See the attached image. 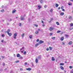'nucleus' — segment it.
<instances>
[{
  "label": "nucleus",
  "instance_id": "f257e3e1",
  "mask_svg": "<svg viewBox=\"0 0 73 73\" xmlns=\"http://www.w3.org/2000/svg\"><path fill=\"white\" fill-rule=\"evenodd\" d=\"M16 36H17V33H15L13 35L14 38H16Z\"/></svg>",
  "mask_w": 73,
  "mask_h": 73
},
{
  "label": "nucleus",
  "instance_id": "f03ea898",
  "mask_svg": "<svg viewBox=\"0 0 73 73\" xmlns=\"http://www.w3.org/2000/svg\"><path fill=\"white\" fill-rule=\"evenodd\" d=\"M53 29H54V28L52 27H50L49 29V30L50 31H52V30H53Z\"/></svg>",
  "mask_w": 73,
  "mask_h": 73
},
{
  "label": "nucleus",
  "instance_id": "7ed1b4c3",
  "mask_svg": "<svg viewBox=\"0 0 73 73\" xmlns=\"http://www.w3.org/2000/svg\"><path fill=\"white\" fill-rule=\"evenodd\" d=\"M21 20H25V18L23 17V16H21Z\"/></svg>",
  "mask_w": 73,
  "mask_h": 73
},
{
  "label": "nucleus",
  "instance_id": "20e7f679",
  "mask_svg": "<svg viewBox=\"0 0 73 73\" xmlns=\"http://www.w3.org/2000/svg\"><path fill=\"white\" fill-rule=\"evenodd\" d=\"M39 44H42V43H44V41L42 40H40L39 42Z\"/></svg>",
  "mask_w": 73,
  "mask_h": 73
},
{
  "label": "nucleus",
  "instance_id": "39448f33",
  "mask_svg": "<svg viewBox=\"0 0 73 73\" xmlns=\"http://www.w3.org/2000/svg\"><path fill=\"white\" fill-rule=\"evenodd\" d=\"M7 35H9V36H11L12 35V33H8Z\"/></svg>",
  "mask_w": 73,
  "mask_h": 73
},
{
  "label": "nucleus",
  "instance_id": "423d86ee",
  "mask_svg": "<svg viewBox=\"0 0 73 73\" xmlns=\"http://www.w3.org/2000/svg\"><path fill=\"white\" fill-rule=\"evenodd\" d=\"M32 70V69L31 68H28L27 69H26V70Z\"/></svg>",
  "mask_w": 73,
  "mask_h": 73
},
{
  "label": "nucleus",
  "instance_id": "0eeeda50",
  "mask_svg": "<svg viewBox=\"0 0 73 73\" xmlns=\"http://www.w3.org/2000/svg\"><path fill=\"white\" fill-rule=\"evenodd\" d=\"M10 29H8L7 31V33H9V32H10Z\"/></svg>",
  "mask_w": 73,
  "mask_h": 73
},
{
  "label": "nucleus",
  "instance_id": "6e6552de",
  "mask_svg": "<svg viewBox=\"0 0 73 73\" xmlns=\"http://www.w3.org/2000/svg\"><path fill=\"white\" fill-rule=\"evenodd\" d=\"M69 20H72V17L71 16H70L69 17Z\"/></svg>",
  "mask_w": 73,
  "mask_h": 73
},
{
  "label": "nucleus",
  "instance_id": "1a4fd4ad",
  "mask_svg": "<svg viewBox=\"0 0 73 73\" xmlns=\"http://www.w3.org/2000/svg\"><path fill=\"white\" fill-rule=\"evenodd\" d=\"M60 69H61L62 70H64V68H63V67L62 66H60Z\"/></svg>",
  "mask_w": 73,
  "mask_h": 73
},
{
  "label": "nucleus",
  "instance_id": "9d476101",
  "mask_svg": "<svg viewBox=\"0 0 73 73\" xmlns=\"http://www.w3.org/2000/svg\"><path fill=\"white\" fill-rule=\"evenodd\" d=\"M17 57H19L20 56V54H18L17 55Z\"/></svg>",
  "mask_w": 73,
  "mask_h": 73
},
{
  "label": "nucleus",
  "instance_id": "9b49d317",
  "mask_svg": "<svg viewBox=\"0 0 73 73\" xmlns=\"http://www.w3.org/2000/svg\"><path fill=\"white\" fill-rule=\"evenodd\" d=\"M64 37H61L60 38V40L61 41H63V40H64Z\"/></svg>",
  "mask_w": 73,
  "mask_h": 73
},
{
  "label": "nucleus",
  "instance_id": "f8f14e48",
  "mask_svg": "<svg viewBox=\"0 0 73 73\" xmlns=\"http://www.w3.org/2000/svg\"><path fill=\"white\" fill-rule=\"evenodd\" d=\"M38 45H39V44H35V47H37V46H38Z\"/></svg>",
  "mask_w": 73,
  "mask_h": 73
},
{
  "label": "nucleus",
  "instance_id": "ddd939ff",
  "mask_svg": "<svg viewBox=\"0 0 73 73\" xmlns=\"http://www.w3.org/2000/svg\"><path fill=\"white\" fill-rule=\"evenodd\" d=\"M35 62L36 63H38V60H37V59L36 58L35 60Z\"/></svg>",
  "mask_w": 73,
  "mask_h": 73
},
{
  "label": "nucleus",
  "instance_id": "4468645a",
  "mask_svg": "<svg viewBox=\"0 0 73 73\" xmlns=\"http://www.w3.org/2000/svg\"><path fill=\"white\" fill-rule=\"evenodd\" d=\"M60 15L61 16H62L64 15V13H61L60 14Z\"/></svg>",
  "mask_w": 73,
  "mask_h": 73
},
{
  "label": "nucleus",
  "instance_id": "2eb2a0df",
  "mask_svg": "<svg viewBox=\"0 0 73 73\" xmlns=\"http://www.w3.org/2000/svg\"><path fill=\"white\" fill-rule=\"evenodd\" d=\"M72 44V41H70L69 43H68V44L69 45H71Z\"/></svg>",
  "mask_w": 73,
  "mask_h": 73
},
{
  "label": "nucleus",
  "instance_id": "dca6fc26",
  "mask_svg": "<svg viewBox=\"0 0 73 73\" xmlns=\"http://www.w3.org/2000/svg\"><path fill=\"white\" fill-rule=\"evenodd\" d=\"M68 5H72V3H68Z\"/></svg>",
  "mask_w": 73,
  "mask_h": 73
},
{
  "label": "nucleus",
  "instance_id": "f3484780",
  "mask_svg": "<svg viewBox=\"0 0 73 73\" xmlns=\"http://www.w3.org/2000/svg\"><path fill=\"white\" fill-rule=\"evenodd\" d=\"M52 61H54V60H55L54 59V57H52Z\"/></svg>",
  "mask_w": 73,
  "mask_h": 73
},
{
  "label": "nucleus",
  "instance_id": "a211bd4d",
  "mask_svg": "<svg viewBox=\"0 0 73 73\" xmlns=\"http://www.w3.org/2000/svg\"><path fill=\"white\" fill-rule=\"evenodd\" d=\"M60 65H64V64L63 63H60Z\"/></svg>",
  "mask_w": 73,
  "mask_h": 73
},
{
  "label": "nucleus",
  "instance_id": "6ab92c4d",
  "mask_svg": "<svg viewBox=\"0 0 73 73\" xmlns=\"http://www.w3.org/2000/svg\"><path fill=\"white\" fill-rule=\"evenodd\" d=\"M24 35H25L24 34H23L21 35V36L23 38V37H24Z\"/></svg>",
  "mask_w": 73,
  "mask_h": 73
},
{
  "label": "nucleus",
  "instance_id": "aec40b11",
  "mask_svg": "<svg viewBox=\"0 0 73 73\" xmlns=\"http://www.w3.org/2000/svg\"><path fill=\"white\" fill-rule=\"evenodd\" d=\"M16 12V10L15 9H14L13 10V13H15Z\"/></svg>",
  "mask_w": 73,
  "mask_h": 73
},
{
  "label": "nucleus",
  "instance_id": "412c9836",
  "mask_svg": "<svg viewBox=\"0 0 73 73\" xmlns=\"http://www.w3.org/2000/svg\"><path fill=\"white\" fill-rule=\"evenodd\" d=\"M38 9H40L41 8V6L38 5Z\"/></svg>",
  "mask_w": 73,
  "mask_h": 73
},
{
  "label": "nucleus",
  "instance_id": "4be33fe9",
  "mask_svg": "<svg viewBox=\"0 0 73 73\" xmlns=\"http://www.w3.org/2000/svg\"><path fill=\"white\" fill-rule=\"evenodd\" d=\"M20 58H21V59H23V58H24V57L22 56H20Z\"/></svg>",
  "mask_w": 73,
  "mask_h": 73
},
{
  "label": "nucleus",
  "instance_id": "5701e85b",
  "mask_svg": "<svg viewBox=\"0 0 73 73\" xmlns=\"http://www.w3.org/2000/svg\"><path fill=\"white\" fill-rule=\"evenodd\" d=\"M52 39H54V40H55V39H56V37H52Z\"/></svg>",
  "mask_w": 73,
  "mask_h": 73
},
{
  "label": "nucleus",
  "instance_id": "b1692460",
  "mask_svg": "<svg viewBox=\"0 0 73 73\" xmlns=\"http://www.w3.org/2000/svg\"><path fill=\"white\" fill-rule=\"evenodd\" d=\"M4 10L3 9L1 10V12H4Z\"/></svg>",
  "mask_w": 73,
  "mask_h": 73
},
{
  "label": "nucleus",
  "instance_id": "393cba45",
  "mask_svg": "<svg viewBox=\"0 0 73 73\" xmlns=\"http://www.w3.org/2000/svg\"><path fill=\"white\" fill-rule=\"evenodd\" d=\"M61 32V31H57V32L58 33H60V32Z\"/></svg>",
  "mask_w": 73,
  "mask_h": 73
},
{
  "label": "nucleus",
  "instance_id": "a878e982",
  "mask_svg": "<svg viewBox=\"0 0 73 73\" xmlns=\"http://www.w3.org/2000/svg\"><path fill=\"white\" fill-rule=\"evenodd\" d=\"M2 36L3 37H5V35H4V34H2Z\"/></svg>",
  "mask_w": 73,
  "mask_h": 73
},
{
  "label": "nucleus",
  "instance_id": "bb28decb",
  "mask_svg": "<svg viewBox=\"0 0 73 73\" xmlns=\"http://www.w3.org/2000/svg\"><path fill=\"white\" fill-rule=\"evenodd\" d=\"M43 0H41L40 1V3H43Z\"/></svg>",
  "mask_w": 73,
  "mask_h": 73
},
{
  "label": "nucleus",
  "instance_id": "cd10ccee",
  "mask_svg": "<svg viewBox=\"0 0 73 73\" xmlns=\"http://www.w3.org/2000/svg\"><path fill=\"white\" fill-rule=\"evenodd\" d=\"M58 7V5L56 4V7Z\"/></svg>",
  "mask_w": 73,
  "mask_h": 73
},
{
  "label": "nucleus",
  "instance_id": "c85d7f7f",
  "mask_svg": "<svg viewBox=\"0 0 73 73\" xmlns=\"http://www.w3.org/2000/svg\"><path fill=\"white\" fill-rule=\"evenodd\" d=\"M38 32L36 31L35 32V34H36V35L38 34Z\"/></svg>",
  "mask_w": 73,
  "mask_h": 73
},
{
  "label": "nucleus",
  "instance_id": "c756f323",
  "mask_svg": "<svg viewBox=\"0 0 73 73\" xmlns=\"http://www.w3.org/2000/svg\"><path fill=\"white\" fill-rule=\"evenodd\" d=\"M56 24H57V25H59V23H58V22H56Z\"/></svg>",
  "mask_w": 73,
  "mask_h": 73
},
{
  "label": "nucleus",
  "instance_id": "7c9ffc66",
  "mask_svg": "<svg viewBox=\"0 0 73 73\" xmlns=\"http://www.w3.org/2000/svg\"><path fill=\"white\" fill-rule=\"evenodd\" d=\"M65 36L66 37H69V35H66Z\"/></svg>",
  "mask_w": 73,
  "mask_h": 73
},
{
  "label": "nucleus",
  "instance_id": "2f4dec72",
  "mask_svg": "<svg viewBox=\"0 0 73 73\" xmlns=\"http://www.w3.org/2000/svg\"><path fill=\"white\" fill-rule=\"evenodd\" d=\"M25 49V48H24V47H23L21 49V50H22V49Z\"/></svg>",
  "mask_w": 73,
  "mask_h": 73
},
{
  "label": "nucleus",
  "instance_id": "473e14b6",
  "mask_svg": "<svg viewBox=\"0 0 73 73\" xmlns=\"http://www.w3.org/2000/svg\"><path fill=\"white\" fill-rule=\"evenodd\" d=\"M72 68H73V67H72V66H69V68H70V69H72Z\"/></svg>",
  "mask_w": 73,
  "mask_h": 73
},
{
  "label": "nucleus",
  "instance_id": "72a5a7b5",
  "mask_svg": "<svg viewBox=\"0 0 73 73\" xmlns=\"http://www.w3.org/2000/svg\"><path fill=\"white\" fill-rule=\"evenodd\" d=\"M70 27H72V26H73V24L72 23L70 24Z\"/></svg>",
  "mask_w": 73,
  "mask_h": 73
},
{
  "label": "nucleus",
  "instance_id": "f704fd0d",
  "mask_svg": "<svg viewBox=\"0 0 73 73\" xmlns=\"http://www.w3.org/2000/svg\"><path fill=\"white\" fill-rule=\"evenodd\" d=\"M26 53H27V52L25 51L24 53H23V54H26Z\"/></svg>",
  "mask_w": 73,
  "mask_h": 73
},
{
  "label": "nucleus",
  "instance_id": "c9c22d12",
  "mask_svg": "<svg viewBox=\"0 0 73 73\" xmlns=\"http://www.w3.org/2000/svg\"><path fill=\"white\" fill-rule=\"evenodd\" d=\"M23 68H20V70H21V71H23Z\"/></svg>",
  "mask_w": 73,
  "mask_h": 73
},
{
  "label": "nucleus",
  "instance_id": "e433bc0d",
  "mask_svg": "<svg viewBox=\"0 0 73 73\" xmlns=\"http://www.w3.org/2000/svg\"><path fill=\"white\" fill-rule=\"evenodd\" d=\"M52 35H53V34H52V33H50V35L52 36Z\"/></svg>",
  "mask_w": 73,
  "mask_h": 73
},
{
  "label": "nucleus",
  "instance_id": "4c0bfd02",
  "mask_svg": "<svg viewBox=\"0 0 73 73\" xmlns=\"http://www.w3.org/2000/svg\"><path fill=\"white\" fill-rule=\"evenodd\" d=\"M29 37H30V38H32V35H30Z\"/></svg>",
  "mask_w": 73,
  "mask_h": 73
},
{
  "label": "nucleus",
  "instance_id": "58836bf2",
  "mask_svg": "<svg viewBox=\"0 0 73 73\" xmlns=\"http://www.w3.org/2000/svg\"><path fill=\"white\" fill-rule=\"evenodd\" d=\"M49 48L50 49V50H52V47L50 46Z\"/></svg>",
  "mask_w": 73,
  "mask_h": 73
},
{
  "label": "nucleus",
  "instance_id": "ea45409f",
  "mask_svg": "<svg viewBox=\"0 0 73 73\" xmlns=\"http://www.w3.org/2000/svg\"><path fill=\"white\" fill-rule=\"evenodd\" d=\"M49 50V48H47L46 49V50H47V51Z\"/></svg>",
  "mask_w": 73,
  "mask_h": 73
},
{
  "label": "nucleus",
  "instance_id": "a19ab883",
  "mask_svg": "<svg viewBox=\"0 0 73 73\" xmlns=\"http://www.w3.org/2000/svg\"><path fill=\"white\" fill-rule=\"evenodd\" d=\"M46 7H47V6L46 5H45V6H44V8H46Z\"/></svg>",
  "mask_w": 73,
  "mask_h": 73
},
{
  "label": "nucleus",
  "instance_id": "79ce46f5",
  "mask_svg": "<svg viewBox=\"0 0 73 73\" xmlns=\"http://www.w3.org/2000/svg\"><path fill=\"white\" fill-rule=\"evenodd\" d=\"M53 20V18H52L51 19V20L50 21V22H51V21H52Z\"/></svg>",
  "mask_w": 73,
  "mask_h": 73
},
{
  "label": "nucleus",
  "instance_id": "37998d69",
  "mask_svg": "<svg viewBox=\"0 0 73 73\" xmlns=\"http://www.w3.org/2000/svg\"><path fill=\"white\" fill-rule=\"evenodd\" d=\"M39 41V40L38 39H37V40H36V42H38Z\"/></svg>",
  "mask_w": 73,
  "mask_h": 73
},
{
  "label": "nucleus",
  "instance_id": "c03bdc74",
  "mask_svg": "<svg viewBox=\"0 0 73 73\" xmlns=\"http://www.w3.org/2000/svg\"><path fill=\"white\" fill-rule=\"evenodd\" d=\"M52 11H53V10H52V9H51L50 10V12H52Z\"/></svg>",
  "mask_w": 73,
  "mask_h": 73
},
{
  "label": "nucleus",
  "instance_id": "a18cd8bd",
  "mask_svg": "<svg viewBox=\"0 0 73 73\" xmlns=\"http://www.w3.org/2000/svg\"><path fill=\"white\" fill-rule=\"evenodd\" d=\"M19 26H20V27H21V23H19Z\"/></svg>",
  "mask_w": 73,
  "mask_h": 73
},
{
  "label": "nucleus",
  "instance_id": "49530a36",
  "mask_svg": "<svg viewBox=\"0 0 73 73\" xmlns=\"http://www.w3.org/2000/svg\"><path fill=\"white\" fill-rule=\"evenodd\" d=\"M71 73H73V70H71Z\"/></svg>",
  "mask_w": 73,
  "mask_h": 73
},
{
  "label": "nucleus",
  "instance_id": "de8ad7c7",
  "mask_svg": "<svg viewBox=\"0 0 73 73\" xmlns=\"http://www.w3.org/2000/svg\"><path fill=\"white\" fill-rule=\"evenodd\" d=\"M35 26L36 27H37L38 25H35Z\"/></svg>",
  "mask_w": 73,
  "mask_h": 73
},
{
  "label": "nucleus",
  "instance_id": "09e8293b",
  "mask_svg": "<svg viewBox=\"0 0 73 73\" xmlns=\"http://www.w3.org/2000/svg\"><path fill=\"white\" fill-rule=\"evenodd\" d=\"M27 64H28V63H27V62H25V65H27Z\"/></svg>",
  "mask_w": 73,
  "mask_h": 73
},
{
  "label": "nucleus",
  "instance_id": "8fccbe9b",
  "mask_svg": "<svg viewBox=\"0 0 73 73\" xmlns=\"http://www.w3.org/2000/svg\"><path fill=\"white\" fill-rule=\"evenodd\" d=\"M19 62V61H16L15 62H16V63H17V62Z\"/></svg>",
  "mask_w": 73,
  "mask_h": 73
},
{
  "label": "nucleus",
  "instance_id": "3c124183",
  "mask_svg": "<svg viewBox=\"0 0 73 73\" xmlns=\"http://www.w3.org/2000/svg\"><path fill=\"white\" fill-rule=\"evenodd\" d=\"M61 9H63L64 8V7L63 6H62L61 7Z\"/></svg>",
  "mask_w": 73,
  "mask_h": 73
},
{
  "label": "nucleus",
  "instance_id": "603ef678",
  "mask_svg": "<svg viewBox=\"0 0 73 73\" xmlns=\"http://www.w3.org/2000/svg\"><path fill=\"white\" fill-rule=\"evenodd\" d=\"M11 73H13V71H11Z\"/></svg>",
  "mask_w": 73,
  "mask_h": 73
},
{
  "label": "nucleus",
  "instance_id": "864d4df0",
  "mask_svg": "<svg viewBox=\"0 0 73 73\" xmlns=\"http://www.w3.org/2000/svg\"><path fill=\"white\" fill-rule=\"evenodd\" d=\"M1 42H4V40H2Z\"/></svg>",
  "mask_w": 73,
  "mask_h": 73
},
{
  "label": "nucleus",
  "instance_id": "5fc2aeb1",
  "mask_svg": "<svg viewBox=\"0 0 73 73\" xmlns=\"http://www.w3.org/2000/svg\"><path fill=\"white\" fill-rule=\"evenodd\" d=\"M62 11H65V9H62Z\"/></svg>",
  "mask_w": 73,
  "mask_h": 73
},
{
  "label": "nucleus",
  "instance_id": "6e6d98bb",
  "mask_svg": "<svg viewBox=\"0 0 73 73\" xmlns=\"http://www.w3.org/2000/svg\"><path fill=\"white\" fill-rule=\"evenodd\" d=\"M5 65V63H3V66H4Z\"/></svg>",
  "mask_w": 73,
  "mask_h": 73
},
{
  "label": "nucleus",
  "instance_id": "4d7b16f0",
  "mask_svg": "<svg viewBox=\"0 0 73 73\" xmlns=\"http://www.w3.org/2000/svg\"><path fill=\"white\" fill-rule=\"evenodd\" d=\"M40 31V29H38V31Z\"/></svg>",
  "mask_w": 73,
  "mask_h": 73
},
{
  "label": "nucleus",
  "instance_id": "13d9d810",
  "mask_svg": "<svg viewBox=\"0 0 73 73\" xmlns=\"http://www.w3.org/2000/svg\"><path fill=\"white\" fill-rule=\"evenodd\" d=\"M41 22L43 24L44 23V21H42Z\"/></svg>",
  "mask_w": 73,
  "mask_h": 73
},
{
  "label": "nucleus",
  "instance_id": "bf43d9fd",
  "mask_svg": "<svg viewBox=\"0 0 73 73\" xmlns=\"http://www.w3.org/2000/svg\"><path fill=\"white\" fill-rule=\"evenodd\" d=\"M28 20L29 21H30V19L29 18L28 19Z\"/></svg>",
  "mask_w": 73,
  "mask_h": 73
},
{
  "label": "nucleus",
  "instance_id": "052dcab7",
  "mask_svg": "<svg viewBox=\"0 0 73 73\" xmlns=\"http://www.w3.org/2000/svg\"><path fill=\"white\" fill-rule=\"evenodd\" d=\"M6 70H7V68H5L4 70L5 71H6Z\"/></svg>",
  "mask_w": 73,
  "mask_h": 73
},
{
  "label": "nucleus",
  "instance_id": "680f3d73",
  "mask_svg": "<svg viewBox=\"0 0 73 73\" xmlns=\"http://www.w3.org/2000/svg\"><path fill=\"white\" fill-rule=\"evenodd\" d=\"M62 44L63 45H64L65 44V43L64 42H62Z\"/></svg>",
  "mask_w": 73,
  "mask_h": 73
},
{
  "label": "nucleus",
  "instance_id": "e2e57ef3",
  "mask_svg": "<svg viewBox=\"0 0 73 73\" xmlns=\"http://www.w3.org/2000/svg\"><path fill=\"white\" fill-rule=\"evenodd\" d=\"M2 8H4V6L3 5L1 7Z\"/></svg>",
  "mask_w": 73,
  "mask_h": 73
},
{
  "label": "nucleus",
  "instance_id": "0e129e2a",
  "mask_svg": "<svg viewBox=\"0 0 73 73\" xmlns=\"http://www.w3.org/2000/svg\"><path fill=\"white\" fill-rule=\"evenodd\" d=\"M60 9V7H59L58 8V9Z\"/></svg>",
  "mask_w": 73,
  "mask_h": 73
},
{
  "label": "nucleus",
  "instance_id": "69168bd1",
  "mask_svg": "<svg viewBox=\"0 0 73 73\" xmlns=\"http://www.w3.org/2000/svg\"><path fill=\"white\" fill-rule=\"evenodd\" d=\"M42 26H43V27H44V26H45V25H42Z\"/></svg>",
  "mask_w": 73,
  "mask_h": 73
},
{
  "label": "nucleus",
  "instance_id": "338daca9",
  "mask_svg": "<svg viewBox=\"0 0 73 73\" xmlns=\"http://www.w3.org/2000/svg\"><path fill=\"white\" fill-rule=\"evenodd\" d=\"M7 25H9V23H7Z\"/></svg>",
  "mask_w": 73,
  "mask_h": 73
},
{
  "label": "nucleus",
  "instance_id": "774afa93",
  "mask_svg": "<svg viewBox=\"0 0 73 73\" xmlns=\"http://www.w3.org/2000/svg\"><path fill=\"white\" fill-rule=\"evenodd\" d=\"M10 21H12V19H10Z\"/></svg>",
  "mask_w": 73,
  "mask_h": 73
}]
</instances>
